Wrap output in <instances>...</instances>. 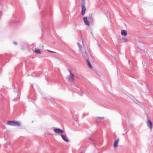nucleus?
I'll return each instance as SVG.
<instances>
[{"label":"nucleus","mask_w":153,"mask_h":153,"mask_svg":"<svg viewBox=\"0 0 153 153\" xmlns=\"http://www.w3.org/2000/svg\"><path fill=\"white\" fill-rule=\"evenodd\" d=\"M85 0H81V14L82 16H84L85 15L86 11V8L85 5Z\"/></svg>","instance_id":"obj_1"},{"label":"nucleus","mask_w":153,"mask_h":153,"mask_svg":"<svg viewBox=\"0 0 153 153\" xmlns=\"http://www.w3.org/2000/svg\"><path fill=\"white\" fill-rule=\"evenodd\" d=\"M69 72L70 73V75L67 77V79L70 82H72L74 80V75L72 73L71 71L70 70H68Z\"/></svg>","instance_id":"obj_2"},{"label":"nucleus","mask_w":153,"mask_h":153,"mask_svg":"<svg viewBox=\"0 0 153 153\" xmlns=\"http://www.w3.org/2000/svg\"><path fill=\"white\" fill-rule=\"evenodd\" d=\"M147 124L148 126L150 129H152L153 127V123L150 120L149 117H147Z\"/></svg>","instance_id":"obj_3"},{"label":"nucleus","mask_w":153,"mask_h":153,"mask_svg":"<svg viewBox=\"0 0 153 153\" xmlns=\"http://www.w3.org/2000/svg\"><path fill=\"white\" fill-rule=\"evenodd\" d=\"M54 131L56 133L59 134H61L64 132V131L62 130L59 128H55L54 129Z\"/></svg>","instance_id":"obj_4"},{"label":"nucleus","mask_w":153,"mask_h":153,"mask_svg":"<svg viewBox=\"0 0 153 153\" xmlns=\"http://www.w3.org/2000/svg\"><path fill=\"white\" fill-rule=\"evenodd\" d=\"M83 19L85 24L89 26L90 25V23L89 21L87 20V17L84 16L83 18Z\"/></svg>","instance_id":"obj_5"},{"label":"nucleus","mask_w":153,"mask_h":153,"mask_svg":"<svg viewBox=\"0 0 153 153\" xmlns=\"http://www.w3.org/2000/svg\"><path fill=\"white\" fill-rule=\"evenodd\" d=\"M61 136L62 139L64 141L67 142H70L69 140L66 137V136L63 134H62L61 135Z\"/></svg>","instance_id":"obj_6"},{"label":"nucleus","mask_w":153,"mask_h":153,"mask_svg":"<svg viewBox=\"0 0 153 153\" xmlns=\"http://www.w3.org/2000/svg\"><path fill=\"white\" fill-rule=\"evenodd\" d=\"M86 60L87 61V64L88 67L90 69H92L93 68L91 64L90 63L88 59H86Z\"/></svg>","instance_id":"obj_7"},{"label":"nucleus","mask_w":153,"mask_h":153,"mask_svg":"<svg viewBox=\"0 0 153 153\" xmlns=\"http://www.w3.org/2000/svg\"><path fill=\"white\" fill-rule=\"evenodd\" d=\"M119 139H117L115 140L114 143V148H117L118 146V143L119 141Z\"/></svg>","instance_id":"obj_8"},{"label":"nucleus","mask_w":153,"mask_h":153,"mask_svg":"<svg viewBox=\"0 0 153 153\" xmlns=\"http://www.w3.org/2000/svg\"><path fill=\"white\" fill-rule=\"evenodd\" d=\"M104 119V117H97L96 118V122L97 123H99L100 122V121L102 120H103Z\"/></svg>","instance_id":"obj_9"},{"label":"nucleus","mask_w":153,"mask_h":153,"mask_svg":"<svg viewBox=\"0 0 153 153\" xmlns=\"http://www.w3.org/2000/svg\"><path fill=\"white\" fill-rule=\"evenodd\" d=\"M121 34L122 35L125 36L127 34V31L126 30H122L121 31Z\"/></svg>","instance_id":"obj_10"},{"label":"nucleus","mask_w":153,"mask_h":153,"mask_svg":"<svg viewBox=\"0 0 153 153\" xmlns=\"http://www.w3.org/2000/svg\"><path fill=\"white\" fill-rule=\"evenodd\" d=\"M82 53L83 55V56L85 57L86 60V59H88L87 57V54L86 52V51L85 50L84 52H83L82 51V53Z\"/></svg>","instance_id":"obj_11"},{"label":"nucleus","mask_w":153,"mask_h":153,"mask_svg":"<svg viewBox=\"0 0 153 153\" xmlns=\"http://www.w3.org/2000/svg\"><path fill=\"white\" fill-rule=\"evenodd\" d=\"M77 45L79 48V52L80 53H82V51L83 50V47L79 43H77Z\"/></svg>","instance_id":"obj_12"},{"label":"nucleus","mask_w":153,"mask_h":153,"mask_svg":"<svg viewBox=\"0 0 153 153\" xmlns=\"http://www.w3.org/2000/svg\"><path fill=\"white\" fill-rule=\"evenodd\" d=\"M7 124L8 125L14 126V121H8L7 122Z\"/></svg>","instance_id":"obj_13"},{"label":"nucleus","mask_w":153,"mask_h":153,"mask_svg":"<svg viewBox=\"0 0 153 153\" xmlns=\"http://www.w3.org/2000/svg\"><path fill=\"white\" fill-rule=\"evenodd\" d=\"M21 126V123L19 121H14V126Z\"/></svg>","instance_id":"obj_14"},{"label":"nucleus","mask_w":153,"mask_h":153,"mask_svg":"<svg viewBox=\"0 0 153 153\" xmlns=\"http://www.w3.org/2000/svg\"><path fill=\"white\" fill-rule=\"evenodd\" d=\"M130 97L132 99L134 102L137 104H138L139 103V102L137 100L131 96L130 95Z\"/></svg>","instance_id":"obj_15"},{"label":"nucleus","mask_w":153,"mask_h":153,"mask_svg":"<svg viewBox=\"0 0 153 153\" xmlns=\"http://www.w3.org/2000/svg\"><path fill=\"white\" fill-rule=\"evenodd\" d=\"M35 52L36 53H41V51H40L39 50H38V49H36L35 50Z\"/></svg>","instance_id":"obj_16"},{"label":"nucleus","mask_w":153,"mask_h":153,"mask_svg":"<svg viewBox=\"0 0 153 153\" xmlns=\"http://www.w3.org/2000/svg\"><path fill=\"white\" fill-rule=\"evenodd\" d=\"M96 41L97 42V43L98 44V45L99 46V47H100L101 48H102V46H101V45L100 44L99 42L97 40H96Z\"/></svg>","instance_id":"obj_17"},{"label":"nucleus","mask_w":153,"mask_h":153,"mask_svg":"<svg viewBox=\"0 0 153 153\" xmlns=\"http://www.w3.org/2000/svg\"><path fill=\"white\" fill-rule=\"evenodd\" d=\"M142 64L143 65V67H144L146 65V63L145 62H142Z\"/></svg>","instance_id":"obj_18"},{"label":"nucleus","mask_w":153,"mask_h":153,"mask_svg":"<svg viewBox=\"0 0 153 153\" xmlns=\"http://www.w3.org/2000/svg\"><path fill=\"white\" fill-rule=\"evenodd\" d=\"M127 42V40L126 39H124L123 40L124 42Z\"/></svg>","instance_id":"obj_19"},{"label":"nucleus","mask_w":153,"mask_h":153,"mask_svg":"<svg viewBox=\"0 0 153 153\" xmlns=\"http://www.w3.org/2000/svg\"><path fill=\"white\" fill-rule=\"evenodd\" d=\"M47 51H48L49 52L53 53H56V52H54V51H50V50H47Z\"/></svg>","instance_id":"obj_20"},{"label":"nucleus","mask_w":153,"mask_h":153,"mask_svg":"<svg viewBox=\"0 0 153 153\" xmlns=\"http://www.w3.org/2000/svg\"><path fill=\"white\" fill-rule=\"evenodd\" d=\"M13 43H14V44H15L16 45L17 44V43L16 42H14Z\"/></svg>","instance_id":"obj_21"},{"label":"nucleus","mask_w":153,"mask_h":153,"mask_svg":"<svg viewBox=\"0 0 153 153\" xmlns=\"http://www.w3.org/2000/svg\"><path fill=\"white\" fill-rule=\"evenodd\" d=\"M7 145H9L10 144V143H7Z\"/></svg>","instance_id":"obj_22"},{"label":"nucleus","mask_w":153,"mask_h":153,"mask_svg":"<svg viewBox=\"0 0 153 153\" xmlns=\"http://www.w3.org/2000/svg\"><path fill=\"white\" fill-rule=\"evenodd\" d=\"M107 15H108L109 16H110V14L109 13H108Z\"/></svg>","instance_id":"obj_23"},{"label":"nucleus","mask_w":153,"mask_h":153,"mask_svg":"<svg viewBox=\"0 0 153 153\" xmlns=\"http://www.w3.org/2000/svg\"><path fill=\"white\" fill-rule=\"evenodd\" d=\"M89 139L90 140H93L91 138H89Z\"/></svg>","instance_id":"obj_24"},{"label":"nucleus","mask_w":153,"mask_h":153,"mask_svg":"<svg viewBox=\"0 0 153 153\" xmlns=\"http://www.w3.org/2000/svg\"><path fill=\"white\" fill-rule=\"evenodd\" d=\"M130 61H128V63H129H129H130Z\"/></svg>","instance_id":"obj_25"},{"label":"nucleus","mask_w":153,"mask_h":153,"mask_svg":"<svg viewBox=\"0 0 153 153\" xmlns=\"http://www.w3.org/2000/svg\"><path fill=\"white\" fill-rule=\"evenodd\" d=\"M82 91V93H83V92L82 91Z\"/></svg>","instance_id":"obj_26"},{"label":"nucleus","mask_w":153,"mask_h":153,"mask_svg":"<svg viewBox=\"0 0 153 153\" xmlns=\"http://www.w3.org/2000/svg\"><path fill=\"white\" fill-rule=\"evenodd\" d=\"M80 153H82V152H81Z\"/></svg>","instance_id":"obj_27"}]
</instances>
